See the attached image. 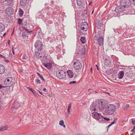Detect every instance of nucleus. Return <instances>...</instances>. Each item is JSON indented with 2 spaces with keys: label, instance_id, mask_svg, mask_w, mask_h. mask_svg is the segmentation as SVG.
I'll return each instance as SVG.
<instances>
[{
  "label": "nucleus",
  "instance_id": "nucleus-59",
  "mask_svg": "<svg viewBox=\"0 0 135 135\" xmlns=\"http://www.w3.org/2000/svg\"><path fill=\"white\" fill-rule=\"evenodd\" d=\"M105 93L106 94H108L109 95H110V94L109 93H108L107 92H105Z\"/></svg>",
  "mask_w": 135,
  "mask_h": 135
},
{
  "label": "nucleus",
  "instance_id": "nucleus-40",
  "mask_svg": "<svg viewBox=\"0 0 135 135\" xmlns=\"http://www.w3.org/2000/svg\"><path fill=\"white\" fill-rule=\"evenodd\" d=\"M81 54L82 55H84L85 54V50L84 49H83L81 50Z\"/></svg>",
  "mask_w": 135,
  "mask_h": 135
},
{
  "label": "nucleus",
  "instance_id": "nucleus-44",
  "mask_svg": "<svg viewBox=\"0 0 135 135\" xmlns=\"http://www.w3.org/2000/svg\"><path fill=\"white\" fill-rule=\"evenodd\" d=\"M115 123L114 122H112L111 124H109L108 126V128H109V127H110L113 124Z\"/></svg>",
  "mask_w": 135,
  "mask_h": 135
},
{
  "label": "nucleus",
  "instance_id": "nucleus-27",
  "mask_svg": "<svg viewBox=\"0 0 135 135\" xmlns=\"http://www.w3.org/2000/svg\"><path fill=\"white\" fill-rule=\"evenodd\" d=\"M103 117H100V118H98L97 120L99 121V122L101 123H103L104 122V120H103Z\"/></svg>",
  "mask_w": 135,
  "mask_h": 135
},
{
  "label": "nucleus",
  "instance_id": "nucleus-62",
  "mask_svg": "<svg viewBox=\"0 0 135 135\" xmlns=\"http://www.w3.org/2000/svg\"><path fill=\"white\" fill-rule=\"evenodd\" d=\"M97 93V91H93V93Z\"/></svg>",
  "mask_w": 135,
  "mask_h": 135
},
{
  "label": "nucleus",
  "instance_id": "nucleus-61",
  "mask_svg": "<svg viewBox=\"0 0 135 135\" xmlns=\"http://www.w3.org/2000/svg\"><path fill=\"white\" fill-rule=\"evenodd\" d=\"M5 61L7 62L8 63L9 62V61L8 60H5Z\"/></svg>",
  "mask_w": 135,
  "mask_h": 135
},
{
  "label": "nucleus",
  "instance_id": "nucleus-35",
  "mask_svg": "<svg viewBox=\"0 0 135 135\" xmlns=\"http://www.w3.org/2000/svg\"><path fill=\"white\" fill-rule=\"evenodd\" d=\"M37 74L38 75V76L41 78V79L44 81L45 82V80L43 76L40 74L39 73H37Z\"/></svg>",
  "mask_w": 135,
  "mask_h": 135
},
{
  "label": "nucleus",
  "instance_id": "nucleus-10",
  "mask_svg": "<svg viewBox=\"0 0 135 135\" xmlns=\"http://www.w3.org/2000/svg\"><path fill=\"white\" fill-rule=\"evenodd\" d=\"M6 13L9 16L12 15L13 12V8L11 7H8L5 10Z\"/></svg>",
  "mask_w": 135,
  "mask_h": 135
},
{
  "label": "nucleus",
  "instance_id": "nucleus-53",
  "mask_svg": "<svg viewBox=\"0 0 135 135\" xmlns=\"http://www.w3.org/2000/svg\"><path fill=\"white\" fill-rule=\"evenodd\" d=\"M49 2L50 3V4H51H51H54V2H53V1H50V2Z\"/></svg>",
  "mask_w": 135,
  "mask_h": 135
},
{
  "label": "nucleus",
  "instance_id": "nucleus-41",
  "mask_svg": "<svg viewBox=\"0 0 135 135\" xmlns=\"http://www.w3.org/2000/svg\"><path fill=\"white\" fill-rule=\"evenodd\" d=\"M103 118L104 119V120H105L107 121H109L110 120V119H109V118L104 117L103 116Z\"/></svg>",
  "mask_w": 135,
  "mask_h": 135
},
{
  "label": "nucleus",
  "instance_id": "nucleus-16",
  "mask_svg": "<svg viewBox=\"0 0 135 135\" xmlns=\"http://www.w3.org/2000/svg\"><path fill=\"white\" fill-rule=\"evenodd\" d=\"M41 51H38L36 52L35 53V55L36 56V57L39 59L40 58H41L42 57V55L41 53Z\"/></svg>",
  "mask_w": 135,
  "mask_h": 135
},
{
  "label": "nucleus",
  "instance_id": "nucleus-24",
  "mask_svg": "<svg viewBox=\"0 0 135 135\" xmlns=\"http://www.w3.org/2000/svg\"><path fill=\"white\" fill-rule=\"evenodd\" d=\"M14 0H9L8 1H7V5L8 6H12L14 4Z\"/></svg>",
  "mask_w": 135,
  "mask_h": 135
},
{
  "label": "nucleus",
  "instance_id": "nucleus-21",
  "mask_svg": "<svg viewBox=\"0 0 135 135\" xmlns=\"http://www.w3.org/2000/svg\"><path fill=\"white\" fill-rule=\"evenodd\" d=\"M5 27L4 24L0 23V33L2 32L4 30Z\"/></svg>",
  "mask_w": 135,
  "mask_h": 135
},
{
  "label": "nucleus",
  "instance_id": "nucleus-20",
  "mask_svg": "<svg viewBox=\"0 0 135 135\" xmlns=\"http://www.w3.org/2000/svg\"><path fill=\"white\" fill-rule=\"evenodd\" d=\"M124 75V72L123 71H121L119 73L118 75V78L119 79H122L123 78Z\"/></svg>",
  "mask_w": 135,
  "mask_h": 135
},
{
  "label": "nucleus",
  "instance_id": "nucleus-33",
  "mask_svg": "<svg viewBox=\"0 0 135 135\" xmlns=\"http://www.w3.org/2000/svg\"><path fill=\"white\" fill-rule=\"evenodd\" d=\"M22 35L24 38H25L26 37L28 36V34L26 32H23L22 33Z\"/></svg>",
  "mask_w": 135,
  "mask_h": 135
},
{
  "label": "nucleus",
  "instance_id": "nucleus-47",
  "mask_svg": "<svg viewBox=\"0 0 135 135\" xmlns=\"http://www.w3.org/2000/svg\"><path fill=\"white\" fill-rule=\"evenodd\" d=\"M0 58H3L4 59H5V57L2 55L0 54Z\"/></svg>",
  "mask_w": 135,
  "mask_h": 135
},
{
  "label": "nucleus",
  "instance_id": "nucleus-39",
  "mask_svg": "<svg viewBox=\"0 0 135 135\" xmlns=\"http://www.w3.org/2000/svg\"><path fill=\"white\" fill-rule=\"evenodd\" d=\"M71 103H70V104L69 105L67 112H70V109L71 108Z\"/></svg>",
  "mask_w": 135,
  "mask_h": 135
},
{
  "label": "nucleus",
  "instance_id": "nucleus-32",
  "mask_svg": "<svg viewBox=\"0 0 135 135\" xmlns=\"http://www.w3.org/2000/svg\"><path fill=\"white\" fill-rule=\"evenodd\" d=\"M107 73L108 74H110L114 72L113 70L112 69H110L108 70L107 71Z\"/></svg>",
  "mask_w": 135,
  "mask_h": 135
},
{
  "label": "nucleus",
  "instance_id": "nucleus-54",
  "mask_svg": "<svg viewBox=\"0 0 135 135\" xmlns=\"http://www.w3.org/2000/svg\"><path fill=\"white\" fill-rule=\"evenodd\" d=\"M12 53H13V55H14L15 54H14V50L13 49V48H12Z\"/></svg>",
  "mask_w": 135,
  "mask_h": 135
},
{
  "label": "nucleus",
  "instance_id": "nucleus-64",
  "mask_svg": "<svg viewBox=\"0 0 135 135\" xmlns=\"http://www.w3.org/2000/svg\"><path fill=\"white\" fill-rule=\"evenodd\" d=\"M90 70H91V73H92V68H90Z\"/></svg>",
  "mask_w": 135,
  "mask_h": 135
},
{
  "label": "nucleus",
  "instance_id": "nucleus-55",
  "mask_svg": "<svg viewBox=\"0 0 135 135\" xmlns=\"http://www.w3.org/2000/svg\"><path fill=\"white\" fill-rule=\"evenodd\" d=\"M43 90L44 91H46V89L45 88H44L43 89Z\"/></svg>",
  "mask_w": 135,
  "mask_h": 135
},
{
  "label": "nucleus",
  "instance_id": "nucleus-12",
  "mask_svg": "<svg viewBox=\"0 0 135 135\" xmlns=\"http://www.w3.org/2000/svg\"><path fill=\"white\" fill-rule=\"evenodd\" d=\"M125 8L122 6H118L115 8V11L117 13H120L124 11L125 9Z\"/></svg>",
  "mask_w": 135,
  "mask_h": 135
},
{
  "label": "nucleus",
  "instance_id": "nucleus-18",
  "mask_svg": "<svg viewBox=\"0 0 135 135\" xmlns=\"http://www.w3.org/2000/svg\"><path fill=\"white\" fill-rule=\"evenodd\" d=\"M68 77L70 78H72L73 77L74 74L73 72L70 70H68L67 71Z\"/></svg>",
  "mask_w": 135,
  "mask_h": 135
},
{
  "label": "nucleus",
  "instance_id": "nucleus-58",
  "mask_svg": "<svg viewBox=\"0 0 135 135\" xmlns=\"http://www.w3.org/2000/svg\"><path fill=\"white\" fill-rule=\"evenodd\" d=\"M37 90L38 91V92H39V93H40L41 95H43V94L40 91L38 90Z\"/></svg>",
  "mask_w": 135,
  "mask_h": 135
},
{
  "label": "nucleus",
  "instance_id": "nucleus-23",
  "mask_svg": "<svg viewBox=\"0 0 135 135\" xmlns=\"http://www.w3.org/2000/svg\"><path fill=\"white\" fill-rule=\"evenodd\" d=\"M5 68L2 65L0 64V74L3 73L5 71Z\"/></svg>",
  "mask_w": 135,
  "mask_h": 135
},
{
  "label": "nucleus",
  "instance_id": "nucleus-51",
  "mask_svg": "<svg viewBox=\"0 0 135 135\" xmlns=\"http://www.w3.org/2000/svg\"><path fill=\"white\" fill-rule=\"evenodd\" d=\"M75 135H85V134H83L82 133H78L76 134H75Z\"/></svg>",
  "mask_w": 135,
  "mask_h": 135
},
{
  "label": "nucleus",
  "instance_id": "nucleus-7",
  "mask_svg": "<svg viewBox=\"0 0 135 135\" xmlns=\"http://www.w3.org/2000/svg\"><path fill=\"white\" fill-rule=\"evenodd\" d=\"M82 65L78 60H76L74 64V68L75 70H81L82 67Z\"/></svg>",
  "mask_w": 135,
  "mask_h": 135
},
{
  "label": "nucleus",
  "instance_id": "nucleus-60",
  "mask_svg": "<svg viewBox=\"0 0 135 135\" xmlns=\"http://www.w3.org/2000/svg\"><path fill=\"white\" fill-rule=\"evenodd\" d=\"M10 40H8V45H9V44H10Z\"/></svg>",
  "mask_w": 135,
  "mask_h": 135
},
{
  "label": "nucleus",
  "instance_id": "nucleus-1",
  "mask_svg": "<svg viewBox=\"0 0 135 135\" xmlns=\"http://www.w3.org/2000/svg\"><path fill=\"white\" fill-rule=\"evenodd\" d=\"M106 106L104 102L102 100L93 102L90 106V109L92 113L93 118L97 120L100 117H103L100 112H103L105 109Z\"/></svg>",
  "mask_w": 135,
  "mask_h": 135
},
{
  "label": "nucleus",
  "instance_id": "nucleus-45",
  "mask_svg": "<svg viewBox=\"0 0 135 135\" xmlns=\"http://www.w3.org/2000/svg\"><path fill=\"white\" fill-rule=\"evenodd\" d=\"M6 87V86H2L1 85H0V89Z\"/></svg>",
  "mask_w": 135,
  "mask_h": 135
},
{
  "label": "nucleus",
  "instance_id": "nucleus-2",
  "mask_svg": "<svg viewBox=\"0 0 135 135\" xmlns=\"http://www.w3.org/2000/svg\"><path fill=\"white\" fill-rule=\"evenodd\" d=\"M15 80L14 78L11 77L6 78L4 81V84L6 87L11 86L14 84Z\"/></svg>",
  "mask_w": 135,
  "mask_h": 135
},
{
  "label": "nucleus",
  "instance_id": "nucleus-36",
  "mask_svg": "<svg viewBox=\"0 0 135 135\" xmlns=\"http://www.w3.org/2000/svg\"><path fill=\"white\" fill-rule=\"evenodd\" d=\"M99 37V35L95 34V36L94 37V40H98V37Z\"/></svg>",
  "mask_w": 135,
  "mask_h": 135
},
{
  "label": "nucleus",
  "instance_id": "nucleus-26",
  "mask_svg": "<svg viewBox=\"0 0 135 135\" xmlns=\"http://www.w3.org/2000/svg\"><path fill=\"white\" fill-rule=\"evenodd\" d=\"M7 126H1L0 127V132L3 131L7 129Z\"/></svg>",
  "mask_w": 135,
  "mask_h": 135
},
{
  "label": "nucleus",
  "instance_id": "nucleus-52",
  "mask_svg": "<svg viewBox=\"0 0 135 135\" xmlns=\"http://www.w3.org/2000/svg\"><path fill=\"white\" fill-rule=\"evenodd\" d=\"M116 104L117 105V106H118V108L120 107V105L119 104L117 103H116Z\"/></svg>",
  "mask_w": 135,
  "mask_h": 135
},
{
  "label": "nucleus",
  "instance_id": "nucleus-42",
  "mask_svg": "<svg viewBox=\"0 0 135 135\" xmlns=\"http://www.w3.org/2000/svg\"><path fill=\"white\" fill-rule=\"evenodd\" d=\"M69 112H67V113L66 115H65V117L66 118H67L68 117L69 114Z\"/></svg>",
  "mask_w": 135,
  "mask_h": 135
},
{
  "label": "nucleus",
  "instance_id": "nucleus-8",
  "mask_svg": "<svg viewBox=\"0 0 135 135\" xmlns=\"http://www.w3.org/2000/svg\"><path fill=\"white\" fill-rule=\"evenodd\" d=\"M77 3L79 8H84L86 7L84 1L83 0H77Z\"/></svg>",
  "mask_w": 135,
  "mask_h": 135
},
{
  "label": "nucleus",
  "instance_id": "nucleus-5",
  "mask_svg": "<svg viewBox=\"0 0 135 135\" xmlns=\"http://www.w3.org/2000/svg\"><path fill=\"white\" fill-rule=\"evenodd\" d=\"M34 45L35 48L37 50L41 51L42 50L43 44L41 41L38 40L36 41Z\"/></svg>",
  "mask_w": 135,
  "mask_h": 135
},
{
  "label": "nucleus",
  "instance_id": "nucleus-14",
  "mask_svg": "<svg viewBox=\"0 0 135 135\" xmlns=\"http://www.w3.org/2000/svg\"><path fill=\"white\" fill-rule=\"evenodd\" d=\"M102 25V23L100 21L97 20L96 21L95 25L98 29L100 28Z\"/></svg>",
  "mask_w": 135,
  "mask_h": 135
},
{
  "label": "nucleus",
  "instance_id": "nucleus-38",
  "mask_svg": "<svg viewBox=\"0 0 135 135\" xmlns=\"http://www.w3.org/2000/svg\"><path fill=\"white\" fill-rule=\"evenodd\" d=\"M22 20L20 19V18H18L17 19V20L18 21V23L19 25L21 24L22 22Z\"/></svg>",
  "mask_w": 135,
  "mask_h": 135
},
{
  "label": "nucleus",
  "instance_id": "nucleus-50",
  "mask_svg": "<svg viewBox=\"0 0 135 135\" xmlns=\"http://www.w3.org/2000/svg\"><path fill=\"white\" fill-rule=\"evenodd\" d=\"M117 118H115L114 119V120L113 121V122H114L115 123H116V122L117 121Z\"/></svg>",
  "mask_w": 135,
  "mask_h": 135
},
{
  "label": "nucleus",
  "instance_id": "nucleus-34",
  "mask_svg": "<svg viewBox=\"0 0 135 135\" xmlns=\"http://www.w3.org/2000/svg\"><path fill=\"white\" fill-rule=\"evenodd\" d=\"M129 107V104H126L124 107V110H126L128 109Z\"/></svg>",
  "mask_w": 135,
  "mask_h": 135
},
{
  "label": "nucleus",
  "instance_id": "nucleus-13",
  "mask_svg": "<svg viewBox=\"0 0 135 135\" xmlns=\"http://www.w3.org/2000/svg\"><path fill=\"white\" fill-rule=\"evenodd\" d=\"M104 39L102 36H99L98 38V42L99 45L100 46L103 45Z\"/></svg>",
  "mask_w": 135,
  "mask_h": 135
},
{
  "label": "nucleus",
  "instance_id": "nucleus-56",
  "mask_svg": "<svg viewBox=\"0 0 135 135\" xmlns=\"http://www.w3.org/2000/svg\"><path fill=\"white\" fill-rule=\"evenodd\" d=\"M26 58V57L25 56H23L22 57V59L23 60L25 59Z\"/></svg>",
  "mask_w": 135,
  "mask_h": 135
},
{
  "label": "nucleus",
  "instance_id": "nucleus-30",
  "mask_svg": "<svg viewBox=\"0 0 135 135\" xmlns=\"http://www.w3.org/2000/svg\"><path fill=\"white\" fill-rule=\"evenodd\" d=\"M64 122L63 120H61L60 121L59 124L61 126L63 127H64L65 128L66 127L65 126L64 124Z\"/></svg>",
  "mask_w": 135,
  "mask_h": 135
},
{
  "label": "nucleus",
  "instance_id": "nucleus-28",
  "mask_svg": "<svg viewBox=\"0 0 135 135\" xmlns=\"http://www.w3.org/2000/svg\"><path fill=\"white\" fill-rule=\"evenodd\" d=\"M19 12L20 16V17L22 16L23 13V11L20 8H19Z\"/></svg>",
  "mask_w": 135,
  "mask_h": 135
},
{
  "label": "nucleus",
  "instance_id": "nucleus-3",
  "mask_svg": "<svg viewBox=\"0 0 135 135\" xmlns=\"http://www.w3.org/2000/svg\"><path fill=\"white\" fill-rule=\"evenodd\" d=\"M106 113L108 115L113 114L114 112L115 108L113 104H109L105 108Z\"/></svg>",
  "mask_w": 135,
  "mask_h": 135
},
{
  "label": "nucleus",
  "instance_id": "nucleus-37",
  "mask_svg": "<svg viewBox=\"0 0 135 135\" xmlns=\"http://www.w3.org/2000/svg\"><path fill=\"white\" fill-rule=\"evenodd\" d=\"M92 92L93 93V91L92 89H89L88 90V94H90Z\"/></svg>",
  "mask_w": 135,
  "mask_h": 135
},
{
  "label": "nucleus",
  "instance_id": "nucleus-63",
  "mask_svg": "<svg viewBox=\"0 0 135 135\" xmlns=\"http://www.w3.org/2000/svg\"><path fill=\"white\" fill-rule=\"evenodd\" d=\"M94 12V10H93L92 11V13H91V14H92Z\"/></svg>",
  "mask_w": 135,
  "mask_h": 135
},
{
  "label": "nucleus",
  "instance_id": "nucleus-9",
  "mask_svg": "<svg viewBox=\"0 0 135 135\" xmlns=\"http://www.w3.org/2000/svg\"><path fill=\"white\" fill-rule=\"evenodd\" d=\"M88 23L86 22H83L81 25V28L83 31H86L88 29Z\"/></svg>",
  "mask_w": 135,
  "mask_h": 135
},
{
  "label": "nucleus",
  "instance_id": "nucleus-43",
  "mask_svg": "<svg viewBox=\"0 0 135 135\" xmlns=\"http://www.w3.org/2000/svg\"><path fill=\"white\" fill-rule=\"evenodd\" d=\"M76 81H71L70 82L69 84H75L76 83Z\"/></svg>",
  "mask_w": 135,
  "mask_h": 135
},
{
  "label": "nucleus",
  "instance_id": "nucleus-6",
  "mask_svg": "<svg viewBox=\"0 0 135 135\" xmlns=\"http://www.w3.org/2000/svg\"><path fill=\"white\" fill-rule=\"evenodd\" d=\"M120 3L121 6L125 8L129 7L131 4L130 0H121Z\"/></svg>",
  "mask_w": 135,
  "mask_h": 135
},
{
  "label": "nucleus",
  "instance_id": "nucleus-31",
  "mask_svg": "<svg viewBox=\"0 0 135 135\" xmlns=\"http://www.w3.org/2000/svg\"><path fill=\"white\" fill-rule=\"evenodd\" d=\"M28 88L31 91L34 95H36V92L35 91V90L33 89L32 88H30L29 87H28Z\"/></svg>",
  "mask_w": 135,
  "mask_h": 135
},
{
  "label": "nucleus",
  "instance_id": "nucleus-57",
  "mask_svg": "<svg viewBox=\"0 0 135 135\" xmlns=\"http://www.w3.org/2000/svg\"><path fill=\"white\" fill-rule=\"evenodd\" d=\"M95 66H96L97 67V70H99V69H98V66L97 65H96Z\"/></svg>",
  "mask_w": 135,
  "mask_h": 135
},
{
  "label": "nucleus",
  "instance_id": "nucleus-15",
  "mask_svg": "<svg viewBox=\"0 0 135 135\" xmlns=\"http://www.w3.org/2000/svg\"><path fill=\"white\" fill-rule=\"evenodd\" d=\"M43 65L48 69H50L52 68V65L50 62H47L46 63H43Z\"/></svg>",
  "mask_w": 135,
  "mask_h": 135
},
{
  "label": "nucleus",
  "instance_id": "nucleus-22",
  "mask_svg": "<svg viewBox=\"0 0 135 135\" xmlns=\"http://www.w3.org/2000/svg\"><path fill=\"white\" fill-rule=\"evenodd\" d=\"M126 77V78L127 80L129 79H132V74L129 72H127L125 74Z\"/></svg>",
  "mask_w": 135,
  "mask_h": 135
},
{
  "label": "nucleus",
  "instance_id": "nucleus-48",
  "mask_svg": "<svg viewBox=\"0 0 135 135\" xmlns=\"http://www.w3.org/2000/svg\"><path fill=\"white\" fill-rule=\"evenodd\" d=\"M132 123L133 125H134L135 124V121L132 120Z\"/></svg>",
  "mask_w": 135,
  "mask_h": 135
},
{
  "label": "nucleus",
  "instance_id": "nucleus-11",
  "mask_svg": "<svg viewBox=\"0 0 135 135\" xmlns=\"http://www.w3.org/2000/svg\"><path fill=\"white\" fill-rule=\"evenodd\" d=\"M22 28L27 31V33H30L31 32V31H30V25L27 22H26L25 24L23 25Z\"/></svg>",
  "mask_w": 135,
  "mask_h": 135
},
{
  "label": "nucleus",
  "instance_id": "nucleus-25",
  "mask_svg": "<svg viewBox=\"0 0 135 135\" xmlns=\"http://www.w3.org/2000/svg\"><path fill=\"white\" fill-rule=\"evenodd\" d=\"M80 41L82 44H84L86 42V38L85 37H81L80 39Z\"/></svg>",
  "mask_w": 135,
  "mask_h": 135
},
{
  "label": "nucleus",
  "instance_id": "nucleus-49",
  "mask_svg": "<svg viewBox=\"0 0 135 135\" xmlns=\"http://www.w3.org/2000/svg\"><path fill=\"white\" fill-rule=\"evenodd\" d=\"M134 130H135V126L134 127L133 129L131 130V131L132 132H134L135 131H134Z\"/></svg>",
  "mask_w": 135,
  "mask_h": 135
},
{
  "label": "nucleus",
  "instance_id": "nucleus-4",
  "mask_svg": "<svg viewBox=\"0 0 135 135\" xmlns=\"http://www.w3.org/2000/svg\"><path fill=\"white\" fill-rule=\"evenodd\" d=\"M56 76L59 79H62L66 76V74L64 71L62 70H59L56 72Z\"/></svg>",
  "mask_w": 135,
  "mask_h": 135
},
{
  "label": "nucleus",
  "instance_id": "nucleus-17",
  "mask_svg": "<svg viewBox=\"0 0 135 135\" xmlns=\"http://www.w3.org/2000/svg\"><path fill=\"white\" fill-rule=\"evenodd\" d=\"M27 3V0H20V4L22 6H25Z\"/></svg>",
  "mask_w": 135,
  "mask_h": 135
},
{
  "label": "nucleus",
  "instance_id": "nucleus-19",
  "mask_svg": "<svg viewBox=\"0 0 135 135\" xmlns=\"http://www.w3.org/2000/svg\"><path fill=\"white\" fill-rule=\"evenodd\" d=\"M20 106V104L19 102H15L14 103L12 107L14 108L15 109H17Z\"/></svg>",
  "mask_w": 135,
  "mask_h": 135
},
{
  "label": "nucleus",
  "instance_id": "nucleus-29",
  "mask_svg": "<svg viewBox=\"0 0 135 135\" xmlns=\"http://www.w3.org/2000/svg\"><path fill=\"white\" fill-rule=\"evenodd\" d=\"M41 51H42V50ZM41 55L43 57H44L45 58H47V56L46 55L45 51L42 50V51H41Z\"/></svg>",
  "mask_w": 135,
  "mask_h": 135
},
{
  "label": "nucleus",
  "instance_id": "nucleus-46",
  "mask_svg": "<svg viewBox=\"0 0 135 135\" xmlns=\"http://www.w3.org/2000/svg\"><path fill=\"white\" fill-rule=\"evenodd\" d=\"M36 82L37 83H41L40 80L38 79L36 80Z\"/></svg>",
  "mask_w": 135,
  "mask_h": 135
}]
</instances>
